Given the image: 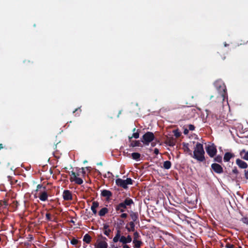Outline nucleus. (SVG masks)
Segmentation results:
<instances>
[{"label":"nucleus","instance_id":"1","mask_svg":"<svg viewBox=\"0 0 248 248\" xmlns=\"http://www.w3.org/2000/svg\"><path fill=\"white\" fill-rule=\"evenodd\" d=\"M214 86L216 89L219 92V98L222 102H223L226 99H228V95L226 87L224 83L221 80H217L214 82Z\"/></svg>","mask_w":248,"mask_h":248},{"label":"nucleus","instance_id":"2","mask_svg":"<svg viewBox=\"0 0 248 248\" xmlns=\"http://www.w3.org/2000/svg\"><path fill=\"white\" fill-rule=\"evenodd\" d=\"M204 154L205 152L203 145L201 143L197 142L194 149V152L191 157L199 162H202L205 161Z\"/></svg>","mask_w":248,"mask_h":248},{"label":"nucleus","instance_id":"3","mask_svg":"<svg viewBox=\"0 0 248 248\" xmlns=\"http://www.w3.org/2000/svg\"><path fill=\"white\" fill-rule=\"evenodd\" d=\"M134 203V202L132 199L126 198L123 202L115 205V210L117 212L123 213L125 211L127 207H130L131 205Z\"/></svg>","mask_w":248,"mask_h":248},{"label":"nucleus","instance_id":"4","mask_svg":"<svg viewBox=\"0 0 248 248\" xmlns=\"http://www.w3.org/2000/svg\"><path fill=\"white\" fill-rule=\"evenodd\" d=\"M155 139V136L152 132H147L142 138L141 141L146 145H148Z\"/></svg>","mask_w":248,"mask_h":248},{"label":"nucleus","instance_id":"5","mask_svg":"<svg viewBox=\"0 0 248 248\" xmlns=\"http://www.w3.org/2000/svg\"><path fill=\"white\" fill-rule=\"evenodd\" d=\"M70 181L71 182H75L78 185H81L83 181L82 179L79 177L80 174L79 172L76 173L73 171H71Z\"/></svg>","mask_w":248,"mask_h":248},{"label":"nucleus","instance_id":"6","mask_svg":"<svg viewBox=\"0 0 248 248\" xmlns=\"http://www.w3.org/2000/svg\"><path fill=\"white\" fill-rule=\"evenodd\" d=\"M206 151L210 157H214L217 153L216 146L214 144L206 147Z\"/></svg>","mask_w":248,"mask_h":248},{"label":"nucleus","instance_id":"7","mask_svg":"<svg viewBox=\"0 0 248 248\" xmlns=\"http://www.w3.org/2000/svg\"><path fill=\"white\" fill-rule=\"evenodd\" d=\"M211 169L216 173L221 174L223 172L222 166L217 163H213L211 166Z\"/></svg>","mask_w":248,"mask_h":248},{"label":"nucleus","instance_id":"8","mask_svg":"<svg viewBox=\"0 0 248 248\" xmlns=\"http://www.w3.org/2000/svg\"><path fill=\"white\" fill-rule=\"evenodd\" d=\"M62 197L64 201H70L72 200L71 192L69 190H64L62 193Z\"/></svg>","mask_w":248,"mask_h":248},{"label":"nucleus","instance_id":"9","mask_svg":"<svg viewBox=\"0 0 248 248\" xmlns=\"http://www.w3.org/2000/svg\"><path fill=\"white\" fill-rule=\"evenodd\" d=\"M132 240V237L130 235H128L127 237L122 235L121 236L120 242L122 243L123 244H126L131 242Z\"/></svg>","mask_w":248,"mask_h":248},{"label":"nucleus","instance_id":"10","mask_svg":"<svg viewBox=\"0 0 248 248\" xmlns=\"http://www.w3.org/2000/svg\"><path fill=\"white\" fill-rule=\"evenodd\" d=\"M236 164L241 169H246L248 168V165L246 162L240 159H237L236 160Z\"/></svg>","mask_w":248,"mask_h":248},{"label":"nucleus","instance_id":"11","mask_svg":"<svg viewBox=\"0 0 248 248\" xmlns=\"http://www.w3.org/2000/svg\"><path fill=\"white\" fill-rule=\"evenodd\" d=\"M116 184L124 189L127 188V186H126L125 182L124 180H123L121 178H118L116 180Z\"/></svg>","mask_w":248,"mask_h":248},{"label":"nucleus","instance_id":"12","mask_svg":"<svg viewBox=\"0 0 248 248\" xmlns=\"http://www.w3.org/2000/svg\"><path fill=\"white\" fill-rule=\"evenodd\" d=\"M101 195L102 197H106L107 200H108L112 196V193L109 190L104 189L102 191Z\"/></svg>","mask_w":248,"mask_h":248},{"label":"nucleus","instance_id":"13","mask_svg":"<svg viewBox=\"0 0 248 248\" xmlns=\"http://www.w3.org/2000/svg\"><path fill=\"white\" fill-rule=\"evenodd\" d=\"M183 149L184 152L188 153L191 156H192V151L189 148V144L188 143L183 142Z\"/></svg>","mask_w":248,"mask_h":248},{"label":"nucleus","instance_id":"14","mask_svg":"<svg viewBox=\"0 0 248 248\" xmlns=\"http://www.w3.org/2000/svg\"><path fill=\"white\" fill-rule=\"evenodd\" d=\"M38 198L41 201L43 202L47 201L48 198V194L47 192L45 190L43 192H40L39 193V195L38 196Z\"/></svg>","mask_w":248,"mask_h":248},{"label":"nucleus","instance_id":"15","mask_svg":"<svg viewBox=\"0 0 248 248\" xmlns=\"http://www.w3.org/2000/svg\"><path fill=\"white\" fill-rule=\"evenodd\" d=\"M130 216L132 220L131 222H133L136 223H139V216L138 213L132 211Z\"/></svg>","mask_w":248,"mask_h":248},{"label":"nucleus","instance_id":"16","mask_svg":"<svg viewBox=\"0 0 248 248\" xmlns=\"http://www.w3.org/2000/svg\"><path fill=\"white\" fill-rule=\"evenodd\" d=\"M135 222L130 221L126 226L125 228L128 232H135Z\"/></svg>","mask_w":248,"mask_h":248},{"label":"nucleus","instance_id":"17","mask_svg":"<svg viewBox=\"0 0 248 248\" xmlns=\"http://www.w3.org/2000/svg\"><path fill=\"white\" fill-rule=\"evenodd\" d=\"M234 156V155L233 154L230 152H227L224 154L223 158L224 161L225 162H228L231 158L233 157Z\"/></svg>","mask_w":248,"mask_h":248},{"label":"nucleus","instance_id":"18","mask_svg":"<svg viewBox=\"0 0 248 248\" xmlns=\"http://www.w3.org/2000/svg\"><path fill=\"white\" fill-rule=\"evenodd\" d=\"M175 140L173 138L168 139L165 141V143L169 146L172 147L175 145Z\"/></svg>","mask_w":248,"mask_h":248},{"label":"nucleus","instance_id":"19","mask_svg":"<svg viewBox=\"0 0 248 248\" xmlns=\"http://www.w3.org/2000/svg\"><path fill=\"white\" fill-rule=\"evenodd\" d=\"M133 243L134 244V248H140L142 245V242L140 240H133Z\"/></svg>","mask_w":248,"mask_h":248},{"label":"nucleus","instance_id":"20","mask_svg":"<svg viewBox=\"0 0 248 248\" xmlns=\"http://www.w3.org/2000/svg\"><path fill=\"white\" fill-rule=\"evenodd\" d=\"M108 246V245L106 242L100 241L97 244L96 248H107Z\"/></svg>","mask_w":248,"mask_h":248},{"label":"nucleus","instance_id":"21","mask_svg":"<svg viewBox=\"0 0 248 248\" xmlns=\"http://www.w3.org/2000/svg\"><path fill=\"white\" fill-rule=\"evenodd\" d=\"M108 212V210L106 207L102 208L99 212L98 215L100 217L104 216Z\"/></svg>","mask_w":248,"mask_h":248},{"label":"nucleus","instance_id":"22","mask_svg":"<svg viewBox=\"0 0 248 248\" xmlns=\"http://www.w3.org/2000/svg\"><path fill=\"white\" fill-rule=\"evenodd\" d=\"M240 155L244 159L248 160V151L246 152L245 150H243L240 152Z\"/></svg>","mask_w":248,"mask_h":248},{"label":"nucleus","instance_id":"23","mask_svg":"<svg viewBox=\"0 0 248 248\" xmlns=\"http://www.w3.org/2000/svg\"><path fill=\"white\" fill-rule=\"evenodd\" d=\"M92 237L88 234L86 233L83 237V241L86 242L87 244H90L91 242Z\"/></svg>","mask_w":248,"mask_h":248},{"label":"nucleus","instance_id":"24","mask_svg":"<svg viewBox=\"0 0 248 248\" xmlns=\"http://www.w3.org/2000/svg\"><path fill=\"white\" fill-rule=\"evenodd\" d=\"M130 146L132 147H137V146H142L139 140H132L130 144Z\"/></svg>","mask_w":248,"mask_h":248},{"label":"nucleus","instance_id":"25","mask_svg":"<svg viewBox=\"0 0 248 248\" xmlns=\"http://www.w3.org/2000/svg\"><path fill=\"white\" fill-rule=\"evenodd\" d=\"M171 163L170 161H166L163 163V168L165 169L169 170L171 168Z\"/></svg>","mask_w":248,"mask_h":248},{"label":"nucleus","instance_id":"26","mask_svg":"<svg viewBox=\"0 0 248 248\" xmlns=\"http://www.w3.org/2000/svg\"><path fill=\"white\" fill-rule=\"evenodd\" d=\"M132 158L136 160H139L140 157V154L138 153H133L131 154Z\"/></svg>","mask_w":248,"mask_h":248},{"label":"nucleus","instance_id":"27","mask_svg":"<svg viewBox=\"0 0 248 248\" xmlns=\"http://www.w3.org/2000/svg\"><path fill=\"white\" fill-rule=\"evenodd\" d=\"M214 161L221 163L222 162V156L218 155L217 156H216L214 159Z\"/></svg>","mask_w":248,"mask_h":248},{"label":"nucleus","instance_id":"28","mask_svg":"<svg viewBox=\"0 0 248 248\" xmlns=\"http://www.w3.org/2000/svg\"><path fill=\"white\" fill-rule=\"evenodd\" d=\"M133 240H139L140 236V233L137 231H136L134 232L133 234Z\"/></svg>","mask_w":248,"mask_h":248},{"label":"nucleus","instance_id":"29","mask_svg":"<svg viewBox=\"0 0 248 248\" xmlns=\"http://www.w3.org/2000/svg\"><path fill=\"white\" fill-rule=\"evenodd\" d=\"M125 182L126 186H127L128 185H132L133 180H132L130 178H128L126 180H124Z\"/></svg>","mask_w":248,"mask_h":248},{"label":"nucleus","instance_id":"30","mask_svg":"<svg viewBox=\"0 0 248 248\" xmlns=\"http://www.w3.org/2000/svg\"><path fill=\"white\" fill-rule=\"evenodd\" d=\"M99 205V202L97 201H94L92 203V205L91 206V208H97Z\"/></svg>","mask_w":248,"mask_h":248},{"label":"nucleus","instance_id":"31","mask_svg":"<svg viewBox=\"0 0 248 248\" xmlns=\"http://www.w3.org/2000/svg\"><path fill=\"white\" fill-rule=\"evenodd\" d=\"M219 55L220 56L221 59L222 60H224L226 58L225 53L222 51H220V52H218Z\"/></svg>","mask_w":248,"mask_h":248},{"label":"nucleus","instance_id":"32","mask_svg":"<svg viewBox=\"0 0 248 248\" xmlns=\"http://www.w3.org/2000/svg\"><path fill=\"white\" fill-rule=\"evenodd\" d=\"M81 111V110L80 109V108H78L75 109V110L74 111H73V113H75L76 112H77V113L75 114V115L78 116L79 115Z\"/></svg>","mask_w":248,"mask_h":248},{"label":"nucleus","instance_id":"33","mask_svg":"<svg viewBox=\"0 0 248 248\" xmlns=\"http://www.w3.org/2000/svg\"><path fill=\"white\" fill-rule=\"evenodd\" d=\"M132 138H134L135 139H138L139 138V132H136L134 133L131 137H129V140H131Z\"/></svg>","mask_w":248,"mask_h":248},{"label":"nucleus","instance_id":"34","mask_svg":"<svg viewBox=\"0 0 248 248\" xmlns=\"http://www.w3.org/2000/svg\"><path fill=\"white\" fill-rule=\"evenodd\" d=\"M78 242V240H77V239L75 238H73L71 240V243L73 245H77Z\"/></svg>","mask_w":248,"mask_h":248},{"label":"nucleus","instance_id":"35","mask_svg":"<svg viewBox=\"0 0 248 248\" xmlns=\"http://www.w3.org/2000/svg\"><path fill=\"white\" fill-rule=\"evenodd\" d=\"M241 221L245 224L248 225V217H244L241 219Z\"/></svg>","mask_w":248,"mask_h":248},{"label":"nucleus","instance_id":"36","mask_svg":"<svg viewBox=\"0 0 248 248\" xmlns=\"http://www.w3.org/2000/svg\"><path fill=\"white\" fill-rule=\"evenodd\" d=\"M46 219L47 221H50L51 220V216L49 213H46Z\"/></svg>","mask_w":248,"mask_h":248},{"label":"nucleus","instance_id":"37","mask_svg":"<svg viewBox=\"0 0 248 248\" xmlns=\"http://www.w3.org/2000/svg\"><path fill=\"white\" fill-rule=\"evenodd\" d=\"M43 188V189L45 190L46 189V187L45 186H43L41 184H39L37 186V189H36V191H38L40 188Z\"/></svg>","mask_w":248,"mask_h":248},{"label":"nucleus","instance_id":"38","mask_svg":"<svg viewBox=\"0 0 248 248\" xmlns=\"http://www.w3.org/2000/svg\"><path fill=\"white\" fill-rule=\"evenodd\" d=\"M111 232V230L110 229L106 230L104 231V233L106 235L108 236L109 235V233Z\"/></svg>","mask_w":248,"mask_h":248},{"label":"nucleus","instance_id":"39","mask_svg":"<svg viewBox=\"0 0 248 248\" xmlns=\"http://www.w3.org/2000/svg\"><path fill=\"white\" fill-rule=\"evenodd\" d=\"M188 130H191V131L194 130L195 128L194 125L191 124L188 125Z\"/></svg>","mask_w":248,"mask_h":248},{"label":"nucleus","instance_id":"40","mask_svg":"<svg viewBox=\"0 0 248 248\" xmlns=\"http://www.w3.org/2000/svg\"><path fill=\"white\" fill-rule=\"evenodd\" d=\"M115 236H116L117 237H118L119 238H120V239H121V231L120 230H117V232H116V234L115 235Z\"/></svg>","mask_w":248,"mask_h":248},{"label":"nucleus","instance_id":"41","mask_svg":"<svg viewBox=\"0 0 248 248\" xmlns=\"http://www.w3.org/2000/svg\"><path fill=\"white\" fill-rule=\"evenodd\" d=\"M232 172L234 174H236V175H237V174H238V173H239L238 170H237V169L236 167H234V168L233 169V170H232Z\"/></svg>","mask_w":248,"mask_h":248},{"label":"nucleus","instance_id":"42","mask_svg":"<svg viewBox=\"0 0 248 248\" xmlns=\"http://www.w3.org/2000/svg\"><path fill=\"white\" fill-rule=\"evenodd\" d=\"M226 248H234V246L232 244L227 243L226 245Z\"/></svg>","mask_w":248,"mask_h":248},{"label":"nucleus","instance_id":"43","mask_svg":"<svg viewBox=\"0 0 248 248\" xmlns=\"http://www.w3.org/2000/svg\"><path fill=\"white\" fill-rule=\"evenodd\" d=\"M0 205L1 206H3L4 205L5 206H6L8 205V203L6 201H1L0 202Z\"/></svg>","mask_w":248,"mask_h":248},{"label":"nucleus","instance_id":"44","mask_svg":"<svg viewBox=\"0 0 248 248\" xmlns=\"http://www.w3.org/2000/svg\"><path fill=\"white\" fill-rule=\"evenodd\" d=\"M120 217L123 218H126L127 217V214L126 213H123L121 215Z\"/></svg>","mask_w":248,"mask_h":248},{"label":"nucleus","instance_id":"45","mask_svg":"<svg viewBox=\"0 0 248 248\" xmlns=\"http://www.w3.org/2000/svg\"><path fill=\"white\" fill-rule=\"evenodd\" d=\"M118 241H120V238H119L118 237H117L116 236H114V237L113 238V241L114 242V243H116Z\"/></svg>","mask_w":248,"mask_h":248},{"label":"nucleus","instance_id":"46","mask_svg":"<svg viewBox=\"0 0 248 248\" xmlns=\"http://www.w3.org/2000/svg\"><path fill=\"white\" fill-rule=\"evenodd\" d=\"M154 153L156 155H157L159 154V150L157 148H155L154 149Z\"/></svg>","mask_w":248,"mask_h":248},{"label":"nucleus","instance_id":"47","mask_svg":"<svg viewBox=\"0 0 248 248\" xmlns=\"http://www.w3.org/2000/svg\"><path fill=\"white\" fill-rule=\"evenodd\" d=\"M108 227H109V226L108 225L104 224L103 229L104 231L106 230H108V229H109Z\"/></svg>","mask_w":248,"mask_h":248},{"label":"nucleus","instance_id":"48","mask_svg":"<svg viewBox=\"0 0 248 248\" xmlns=\"http://www.w3.org/2000/svg\"><path fill=\"white\" fill-rule=\"evenodd\" d=\"M91 208V210L93 212V214L94 215H96V213H97V210H96V208H94L93 209V208Z\"/></svg>","mask_w":248,"mask_h":248},{"label":"nucleus","instance_id":"49","mask_svg":"<svg viewBox=\"0 0 248 248\" xmlns=\"http://www.w3.org/2000/svg\"><path fill=\"white\" fill-rule=\"evenodd\" d=\"M245 177L247 179H248V170H245Z\"/></svg>","mask_w":248,"mask_h":248},{"label":"nucleus","instance_id":"50","mask_svg":"<svg viewBox=\"0 0 248 248\" xmlns=\"http://www.w3.org/2000/svg\"><path fill=\"white\" fill-rule=\"evenodd\" d=\"M188 132H189V130H188V129H186H186H184V134L185 135H187V134H188Z\"/></svg>","mask_w":248,"mask_h":248},{"label":"nucleus","instance_id":"51","mask_svg":"<svg viewBox=\"0 0 248 248\" xmlns=\"http://www.w3.org/2000/svg\"><path fill=\"white\" fill-rule=\"evenodd\" d=\"M81 170H82L81 173H82V175H84L86 174V171L85 170V169L84 168H82Z\"/></svg>","mask_w":248,"mask_h":248},{"label":"nucleus","instance_id":"52","mask_svg":"<svg viewBox=\"0 0 248 248\" xmlns=\"http://www.w3.org/2000/svg\"><path fill=\"white\" fill-rule=\"evenodd\" d=\"M123 248H130L128 245L126 244H124L123 246Z\"/></svg>","mask_w":248,"mask_h":248},{"label":"nucleus","instance_id":"53","mask_svg":"<svg viewBox=\"0 0 248 248\" xmlns=\"http://www.w3.org/2000/svg\"><path fill=\"white\" fill-rule=\"evenodd\" d=\"M3 148V144L1 143H0V150Z\"/></svg>","mask_w":248,"mask_h":248},{"label":"nucleus","instance_id":"54","mask_svg":"<svg viewBox=\"0 0 248 248\" xmlns=\"http://www.w3.org/2000/svg\"><path fill=\"white\" fill-rule=\"evenodd\" d=\"M175 135L176 136V137H178L180 136L179 134V133H176L175 134Z\"/></svg>","mask_w":248,"mask_h":248},{"label":"nucleus","instance_id":"55","mask_svg":"<svg viewBox=\"0 0 248 248\" xmlns=\"http://www.w3.org/2000/svg\"><path fill=\"white\" fill-rule=\"evenodd\" d=\"M70 222L71 223H73V224H74V223H75V221H74V220H70Z\"/></svg>","mask_w":248,"mask_h":248},{"label":"nucleus","instance_id":"56","mask_svg":"<svg viewBox=\"0 0 248 248\" xmlns=\"http://www.w3.org/2000/svg\"><path fill=\"white\" fill-rule=\"evenodd\" d=\"M152 146H155V144H154V143H152Z\"/></svg>","mask_w":248,"mask_h":248},{"label":"nucleus","instance_id":"57","mask_svg":"<svg viewBox=\"0 0 248 248\" xmlns=\"http://www.w3.org/2000/svg\"><path fill=\"white\" fill-rule=\"evenodd\" d=\"M136 130V128H134L133 129V132H135Z\"/></svg>","mask_w":248,"mask_h":248},{"label":"nucleus","instance_id":"58","mask_svg":"<svg viewBox=\"0 0 248 248\" xmlns=\"http://www.w3.org/2000/svg\"><path fill=\"white\" fill-rule=\"evenodd\" d=\"M108 174L112 175V173H110V172H108Z\"/></svg>","mask_w":248,"mask_h":248},{"label":"nucleus","instance_id":"59","mask_svg":"<svg viewBox=\"0 0 248 248\" xmlns=\"http://www.w3.org/2000/svg\"><path fill=\"white\" fill-rule=\"evenodd\" d=\"M114 248H118V247H115Z\"/></svg>","mask_w":248,"mask_h":248}]
</instances>
